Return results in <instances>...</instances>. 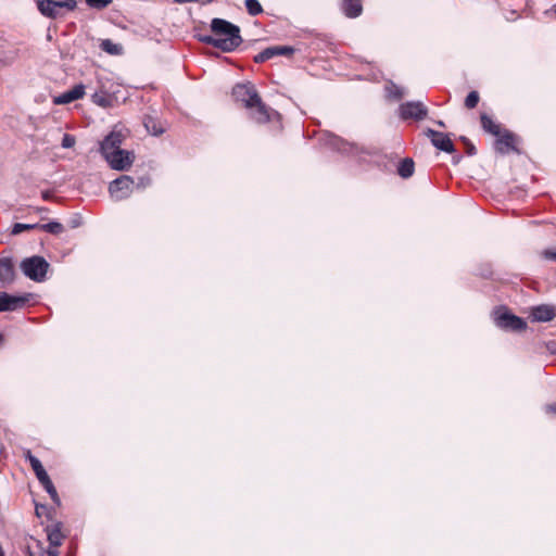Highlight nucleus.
<instances>
[{
    "label": "nucleus",
    "mask_w": 556,
    "mask_h": 556,
    "mask_svg": "<svg viewBox=\"0 0 556 556\" xmlns=\"http://www.w3.org/2000/svg\"><path fill=\"white\" fill-rule=\"evenodd\" d=\"M199 40L201 42H204L206 45H211V46L219 49V41H218V38L215 35L214 36H210V35L199 36Z\"/></svg>",
    "instance_id": "30"
},
{
    "label": "nucleus",
    "mask_w": 556,
    "mask_h": 556,
    "mask_svg": "<svg viewBox=\"0 0 556 556\" xmlns=\"http://www.w3.org/2000/svg\"><path fill=\"white\" fill-rule=\"evenodd\" d=\"M35 475L41 484L47 482V480L49 479V476H48L47 471L45 470V468L36 471Z\"/></svg>",
    "instance_id": "34"
},
{
    "label": "nucleus",
    "mask_w": 556,
    "mask_h": 556,
    "mask_svg": "<svg viewBox=\"0 0 556 556\" xmlns=\"http://www.w3.org/2000/svg\"><path fill=\"white\" fill-rule=\"evenodd\" d=\"M162 132H163V130H162V129H160V130L153 129V131H152V134H153V135H160V134H162Z\"/></svg>",
    "instance_id": "42"
},
{
    "label": "nucleus",
    "mask_w": 556,
    "mask_h": 556,
    "mask_svg": "<svg viewBox=\"0 0 556 556\" xmlns=\"http://www.w3.org/2000/svg\"><path fill=\"white\" fill-rule=\"evenodd\" d=\"M361 0H344L343 12L348 17H357L362 13Z\"/></svg>",
    "instance_id": "18"
},
{
    "label": "nucleus",
    "mask_w": 556,
    "mask_h": 556,
    "mask_svg": "<svg viewBox=\"0 0 556 556\" xmlns=\"http://www.w3.org/2000/svg\"><path fill=\"white\" fill-rule=\"evenodd\" d=\"M41 195H42L43 200H50L51 199V193L49 191H43L41 193Z\"/></svg>",
    "instance_id": "39"
},
{
    "label": "nucleus",
    "mask_w": 556,
    "mask_h": 556,
    "mask_svg": "<svg viewBox=\"0 0 556 556\" xmlns=\"http://www.w3.org/2000/svg\"><path fill=\"white\" fill-rule=\"evenodd\" d=\"M333 147L341 152H352L355 146L353 143L346 142L341 138H334L332 142Z\"/></svg>",
    "instance_id": "24"
},
{
    "label": "nucleus",
    "mask_w": 556,
    "mask_h": 556,
    "mask_svg": "<svg viewBox=\"0 0 556 556\" xmlns=\"http://www.w3.org/2000/svg\"><path fill=\"white\" fill-rule=\"evenodd\" d=\"M54 1L61 2L62 7L65 9V11H74L77 5L76 0H54Z\"/></svg>",
    "instance_id": "32"
},
{
    "label": "nucleus",
    "mask_w": 556,
    "mask_h": 556,
    "mask_svg": "<svg viewBox=\"0 0 556 556\" xmlns=\"http://www.w3.org/2000/svg\"><path fill=\"white\" fill-rule=\"evenodd\" d=\"M25 458L29 462L34 472L43 468L41 462L35 457L29 450L25 452Z\"/></svg>",
    "instance_id": "26"
},
{
    "label": "nucleus",
    "mask_w": 556,
    "mask_h": 556,
    "mask_svg": "<svg viewBox=\"0 0 556 556\" xmlns=\"http://www.w3.org/2000/svg\"><path fill=\"white\" fill-rule=\"evenodd\" d=\"M293 48L291 47H288V46H274V47H269V48H266L265 50H263L262 52H260L258 54H256L254 56V61L256 63H263L269 59H273L274 56H277V55H290L293 53Z\"/></svg>",
    "instance_id": "12"
},
{
    "label": "nucleus",
    "mask_w": 556,
    "mask_h": 556,
    "mask_svg": "<svg viewBox=\"0 0 556 556\" xmlns=\"http://www.w3.org/2000/svg\"><path fill=\"white\" fill-rule=\"evenodd\" d=\"M545 412H546V414L556 417V403L546 405Z\"/></svg>",
    "instance_id": "37"
},
{
    "label": "nucleus",
    "mask_w": 556,
    "mask_h": 556,
    "mask_svg": "<svg viewBox=\"0 0 556 556\" xmlns=\"http://www.w3.org/2000/svg\"><path fill=\"white\" fill-rule=\"evenodd\" d=\"M61 527L62 525L60 522H56L53 526L47 528L49 543L54 548L62 544L64 538V535L61 532Z\"/></svg>",
    "instance_id": "17"
},
{
    "label": "nucleus",
    "mask_w": 556,
    "mask_h": 556,
    "mask_svg": "<svg viewBox=\"0 0 556 556\" xmlns=\"http://www.w3.org/2000/svg\"><path fill=\"white\" fill-rule=\"evenodd\" d=\"M37 9L43 16L52 20L64 16L65 11L61 2L54 0H37Z\"/></svg>",
    "instance_id": "9"
},
{
    "label": "nucleus",
    "mask_w": 556,
    "mask_h": 556,
    "mask_svg": "<svg viewBox=\"0 0 556 556\" xmlns=\"http://www.w3.org/2000/svg\"><path fill=\"white\" fill-rule=\"evenodd\" d=\"M236 101L244 104L247 109L255 110L252 118L260 124L267 123L271 114H277L261 100L255 87L252 84H238L232 89Z\"/></svg>",
    "instance_id": "1"
},
{
    "label": "nucleus",
    "mask_w": 556,
    "mask_h": 556,
    "mask_svg": "<svg viewBox=\"0 0 556 556\" xmlns=\"http://www.w3.org/2000/svg\"><path fill=\"white\" fill-rule=\"evenodd\" d=\"M104 159L111 168L115 170H126L132 165L135 154L131 151L119 149L115 152H110Z\"/></svg>",
    "instance_id": "6"
},
{
    "label": "nucleus",
    "mask_w": 556,
    "mask_h": 556,
    "mask_svg": "<svg viewBox=\"0 0 556 556\" xmlns=\"http://www.w3.org/2000/svg\"><path fill=\"white\" fill-rule=\"evenodd\" d=\"M462 140L467 144V153L469 155L476 154V148L471 144L465 137H462Z\"/></svg>",
    "instance_id": "35"
},
{
    "label": "nucleus",
    "mask_w": 556,
    "mask_h": 556,
    "mask_svg": "<svg viewBox=\"0 0 556 556\" xmlns=\"http://www.w3.org/2000/svg\"><path fill=\"white\" fill-rule=\"evenodd\" d=\"M496 326L505 330L522 331L527 324L523 319L507 312L498 314L495 318Z\"/></svg>",
    "instance_id": "7"
},
{
    "label": "nucleus",
    "mask_w": 556,
    "mask_h": 556,
    "mask_svg": "<svg viewBox=\"0 0 556 556\" xmlns=\"http://www.w3.org/2000/svg\"><path fill=\"white\" fill-rule=\"evenodd\" d=\"M48 556H58L56 551H49Z\"/></svg>",
    "instance_id": "41"
},
{
    "label": "nucleus",
    "mask_w": 556,
    "mask_h": 556,
    "mask_svg": "<svg viewBox=\"0 0 556 556\" xmlns=\"http://www.w3.org/2000/svg\"><path fill=\"white\" fill-rule=\"evenodd\" d=\"M427 108L419 101L403 103L400 106V114L403 119H422L427 116Z\"/></svg>",
    "instance_id": "8"
},
{
    "label": "nucleus",
    "mask_w": 556,
    "mask_h": 556,
    "mask_svg": "<svg viewBox=\"0 0 556 556\" xmlns=\"http://www.w3.org/2000/svg\"><path fill=\"white\" fill-rule=\"evenodd\" d=\"M38 229L45 230L53 235H60L61 232H63L64 227L61 223L51 222L48 224H38Z\"/></svg>",
    "instance_id": "22"
},
{
    "label": "nucleus",
    "mask_w": 556,
    "mask_h": 556,
    "mask_svg": "<svg viewBox=\"0 0 556 556\" xmlns=\"http://www.w3.org/2000/svg\"><path fill=\"white\" fill-rule=\"evenodd\" d=\"M35 228H38V224H21V223H17V224H14V226L12 228V233L13 235H20L21 232H23L25 230H30V229H35Z\"/></svg>",
    "instance_id": "28"
},
{
    "label": "nucleus",
    "mask_w": 556,
    "mask_h": 556,
    "mask_svg": "<svg viewBox=\"0 0 556 556\" xmlns=\"http://www.w3.org/2000/svg\"><path fill=\"white\" fill-rule=\"evenodd\" d=\"M92 99H93V102L99 104L100 106L105 108L108 105V100L102 94L94 93Z\"/></svg>",
    "instance_id": "33"
},
{
    "label": "nucleus",
    "mask_w": 556,
    "mask_h": 556,
    "mask_svg": "<svg viewBox=\"0 0 556 556\" xmlns=\"http://www.w3.org/2000/svg\"><path fill=\"white\" fill-rule=\"evenodd\" d=\"M42 486L45 488V490L49 493L51 500L55 503V504H60V498H59V495H58V492L52 483V481L50 480V478L47 480V482H45L42 484Z\"/></svg>",
    "instance_id": "25"
},
{
    "label": "nucleus",
    "mask_w": 556,
    "mask_h": 556,
    "mask_svg": "<svg viewBox=\"0 0 556 556\" xmlns=\"http://www.w3.org/2000/svg\"><path fill=\"white\" fill-rule=\"evenodd\" d=\"M543 255L545 258L556 261V250H545Z\"/></svg>",
    "instance_id": "36"
},
{
    "label": "nucleus",
    "mask_w": 556,
    "mask_h": 556,
    "mask_svg": "<svg viewBox=\"0 0 556 556\" xmlns=\"http://www.w3.org/2000/svg\"><path fill=\"white\" fill-rule=\"evenodd\" d=\"M438 125L441 126V127H444V123L442 121H439Z\"/></svg>",
    "instance_id": "43"
},
{
    "label": "nucleus",
    "mask_w": 556,
    "mask_h": 556,
    "mask_svg": "<svg viewBox=\"0 0 556 556\" xmlns=\"http://www.w3.org/2000/svg\"><path fill=\"white\" fill-rule=\"evenodd\" d=\"M39 212H47L48 210L46 207L38 208Z\"/></svg>",
    "instance_id": "44"
},
{
    "label": "nucleus",
    "mask_w": 556,
    "mask_h": 556,
    "mask_svg": "<svg viewBox=\"0 0 556 556\" xmlns=\"http://www.w3.org/2000/svg\"><path fill=\"white\" fill-rule=\"evenodd\" d=\"M28 301V295H11L0 292V312L15 311L23 307Z\"/></svg>",
    "instance_id": "10"
},
{
    "label": "nucleus",
    "mask_w": 556,
    "mask_h": 556,
    "mask_svg": "<svg viewBox=\"0 0 556 556\" xmlns=\"http://www.w3.org/2000/svg\"><path fill=\"white\" fill-rule=\"evenodd\" d=\"M427 136L431 139L432 144L437 149L447 153H452L454 151V144L447 134L428 129Z\"/></svg>",
    "instance_id": "11"
},
{
    "label": "nucleus",
    "mask_w": 556,
    "mask_h": 556,
    "mask_svg": "<svg viewBox=\"0 0 556 556\" xmlns=\"http://www.w3.org/2000/svg\"><path fill=\"white\" fill-rule=\"evenodd\" d=\"M85 1L90 8L97 9V10H102V9L106 8L108 5H110L113 0H85Z\"/></svg>",
    "instance_id": "29"
},
{
    "label": "nucleus",
    "mask_w": 556,
    "mask_h": 556,
    "mask_svg": "<svg viewBox=\"0 0 556 556\" xmlns=\"http://www.w3.org/2000/svg\"><path fill=\"white\" fill-rule=\"evenodd\" d=\"M49 263L42 256H31L21 263V269L29 279L41 282L46 278Z\"/></svg>",
    "instance_id": "3"
},
{
    "label": "nucleus",
    "mask_w": 556,
    "mask_h": 556,
    "mask_svg": "<svg viewBox=\"0 0 556 556\" xmlns=\"http://www.w3.org/2000/svg\"><path fill=\"white\" fill-rule=\"evenodd\" d=\"M479 102V93L477 91H471L465 99V106L467 109H473L477 106Z\"/></svg>",
    "instance_id": "27"
},
{
    "label": "nucleus",
    "mask_w": 556,
    "mask_h": 556,
    "mask_svg": "<svg viewBox=\"0 0 556 556\" xmlns=\"http://www.w3.org/2000/svg\"><path fill=\"white\" fill-rule=\"evenodd\" d=\"M245 8L252 16L258 15L263 12V8L257 0H245Z\"/></svg>",
    "instance_id": "23"
},
{
    "label": "nucleus",
    "mask_w": 556,
    "mask_h": 556,
    "mask_svg": "<svg viewBox=\"0 0 556 556\" xmlns=\"http://www.w3.org/2000/svg\"><path fill=\"white\" fill-rule=\"evenodd\" d=\"M75 142H76V140H75L74 136H72L70 134H65L63 136L61 146L64 149H70V148L74 147Z\"/></svg>",
    "instance_id": "31"
},
{
    "label": "nucleus",
    "mask_w": 556,
    "mask_h": 556,
    "mask_svg": "<svg viewBox=\"0 0 556 556\" xmlns=\"http://www.w3.org/2000/svg\"><path fill=\"white\" fill-rule=\"evenodd\" d=\"M495 149L501 153H507L510 150H514L515 137L509 131L500 132V136H496Z\"/></svg>",
    "instance_id": "16"
},
{
    "label": "nucleus",
    "mask_w": 556,
    "mask_h": 556,
    "mask_svg": "<svg viewBox=\"0 0 556 556\" xmlns=\"http://www.w3.org/2000/svg\"><path fill=\"white\" fill-rule=\"evenodd\" d=\"M100 48L111 55H119L123 53V47L119 43H114L111 39H103L100 43Z\"/></svg>",
    "instance_id": "20"
},
{
    "label": "nucleus",
    "mask_w": 556,
    "mask_h": 556,
    "mask_svg": "<svg viewBox=\"0 0 556 556\" xmlns=\"http://www.w3.org/2000/svg\"><path fill=\"white\" fill-rule=\"evenodd\" d=\"M397 173L402 178H409L414 174V161L412 159L402 160Z\"/></svg>",
    "instance_id": "21"
},
{
    "label": "nucleus",
    "mask_w": 556,
    "mask_h": 556,
    "mask_svg": "<svg viewBox=\"0 0 556 556\" xmlns=\"http://www.w3.org/2000/svg\"><path fill=\"white\" fill-rule=\"evenodd\" d=\"M135 181L130 176H121L113 180L109 186V192L111 197L121 201L127 199L134 190Z\"/></svg>",
    "instance_id": "4"
},
{
    "label": "nucleus",
    "mask_w": 556,
    "mask_h": 556,
    "mask_svg": "<svg viewBox=\"0 0 556 556\" xmlns=\"http://www.w3.org/2000/svg\"><path fill=\"white\" fill-rule=\"evenodd\" d=\"M2 342V336L0 334V343Z\"/></svg>",
    "instance_id": "45"
},
{
    "label": "nucleus",
    "mask_w": 556,
    "mask_h": 556,
    "mask_svg": "<svg viewBox=\"0 0 556 556\" xmlns=\"http://www.w3.org/2000/svg\"><path fill=\"white\" fill-rule=\"evenodd\" d=\"M15 278V270L12 258L0 257V281L10 285Z\"/></svg>",
    "instance_id": "14"
},
{
    "label": "nucleus",
    "mask_w": 556,
    "mask_h": 556,
    "mask_svg": "<svg viewBox=\"0 0 556 556\" xmlns=\"http://www.w3.org/2000/svg\"><path fill=\"white\" fill-rule=\"evenodd\" d=\"M211 30L218 38L219 49L224 52H231L242 43L239 26L226 20L213 18Z\"/></svg>",
    "instance_id": "2"
},
{
    "label": "nucleus",
    "mask_w": 556,
    "mask_h": 556,
    "mask_svg": "<svg viewBox=\"0 0 556 556\" xmlns=\"http://www.w3.org/2000/svg\"><path fill=\"white\" fill-rule=\"evenodd\" d=\"M43 510H46V506L45 505H36V514H37V516H41Z\"/></svg>",
    "instance_id": "38"
},
{
    "label": "nucleus",
    "mask_w": 556,
    "mask_h": 556,
    "mask_svg": "<svg viewBox=\"0 0 556 556\" xmlns=\"http://www.w3.org/2000/svg\"><path fill=\"white\" fill-rule=\"evenodd\" d=\"M127 134L123 128L114 127L113 130L105 136L100 144V152L103 157L121 149Z\"/></svg>",
    "instance_id": "5"
},
{
    "label": "nucleus",
    "mask_w": 556,
    "mask_h": 556,
    "mask_svg": "<svg viewBox=\"0 0 556 556\" xmlns=\"http://www.w3.org/2000/svg\"><path fill=\"white\" fill-rule=\"evenodd\" d=\"M198 0H175L176 3L182 4V3H190V2H197Z\"/></svg>",
    "instance_id": "40"
},
{
    "label": "nucleus",
    "mask_w": 556,
    "mask_h": 556,
    "mask_svg": "<svg viewBox=\"0 0 556 556\" xmlns=\"http://www.w3.org/2000/svg\"><path fill=\"white\" fill-rule=\"evenodd\" d=\"M480 119H481V126L485 131H488L494 136H500V132H501L500 125L494 123V121L489 115L481 114Z\"/></svg>",
    "instance_id": "19"
},
{
    "label": "nucleus",
    "mask_w": 556,
    "mask_h": 556,
    "mask_svg": "<svg viewBox=\"0 0 556 556\" xmlns=\"http://www.w3.org/2000/svg\"><path fill=\"white\" fill-rule=\"evenodd\" d=\"M555 316V307L552 305H539L533 307L531 311V317L534 321H551Z\"/></svg>",
    "instance_id": "15"
},
{
    "label": "nucleus",
    "mask_w": 556,
    "mask_h": 556,
    "mask_svg": "<svg viewBox=\"0 0 556 556\" xmlns=\"http://www.w3.org/2000/svg\"><path fill=\"white\" fill-rule=\"evenodd\" d=\"M85 94V86L76 85L71 90L63 92L54 98V104H68L73 101L81 99Z\"/></svg>",
    "instance_id": "13"
}]
</instances>
